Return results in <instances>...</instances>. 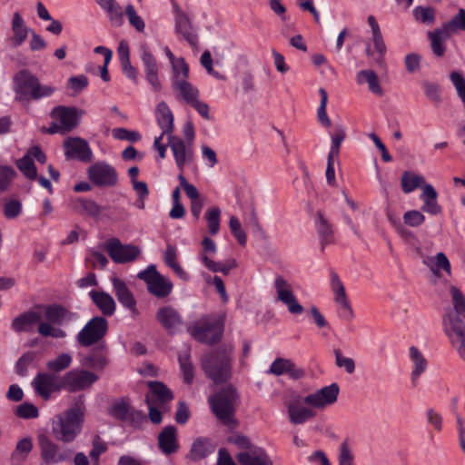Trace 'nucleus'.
<instances>
[{"mask_svg":"<svg viewBox=\"0 0 465 465\" xmlns=\"http://www.w3.org/2000/svg\"><path fill=\"white\" fill-rule=\"evenodd\" d=\"M315 226L323 250L326 245L334 241L332 227L322 212H317L315 215Z\"/></svg>","mask_w":465,"mask_h":465,"instance_id":"4c0bfd02","label":"nucleus"},{"mask_svg":"<svg viewBox=\"0 0 465 465\" xmlns=\"http://www.w3.org/2000/svg\"><path fill=\"white\" fill-rule=\"evenodd\" d=\"M106 14L112 26L120 27L124 23V11L116 0H94Z\"/></svg>","mask_w":465,"mask_h":465,"instance_id":"72a5a7b5","label":"nucleus"},{"mask_svg":"<svg viewBox=\"0 0 465 465\" xmlns=\"http://www.w3.org/2000/svg\"><path fill=\"white\" fill-rule=\"evenodd\" d=\"M97 380L98 376L94 373L77 369L66 372L62 377L63 388L73 392L90 388Z\"/></svg>","mask_w":465,"mask_h":465,"instance_id":"2eb2a0df","label":"nucleus"},{"mask_svg":"<svg viewBox=\"0 0 465 465\" xmlns=\"http://www.w3.org/2000/svg\"><path fill=\"white\" fill-rule=\"evenodd\" d=\"M64 155L68 159H76L89 163L93 160V152L88 143L79 137H69L64 142Z\"/></svg>","mask_w":465,"mask_h":465,"instance_id":"b1692460","label":"nucleus"},{"mask_svg":"<svg viewBox=\"0 0 465 465\" xmlns=\"http://www.w3.org/2000/svg\"><path fill=\"white\" fill-rule=\"evenodd\" d=\"M73 358L69 353H61L54 360L49 361L46 363V367L49 371L54 372H60L67 369L72 363Z\"/></svg>","mask_w":465,"mask_h":465,"instance_id":"3c124183","label":"nucleus"},{"mask_svg":"<svg viewBox=\"0 0 465 465\" xmlns=\"http://www.w3.org/2000/svg\"><path fill=\"white\" fill-rule=\"evenodd\" d=\"M75 314L61 305H49L45 309V320L40 313L29 311L15 317L12 329L15 332L29 331L37 323V332L45 338L64 339L67 333L56 325L74 320Z\"/></svg>","mask_w":465,"mask_h":465,"instance_id":"f257e3e1","label":"nucleus"},{"mask_svg":"<svg viewBox=\"0 0 465 465\" xmlns=\"http://www.w3.org/2000/svg\"><path fill=\"white\" fill-rule=\"evenodd\" d=\"M229 227L237 242L241 245H245L247 242V236L245 232L242 229L241 223L237 217L232 216L230 218Z\"/></svg>","mask_w":465,"mask_h":465,"instance_id":"680f3d73","label":"nucleus"},{"mask_svg":"<svg viewBox=\"0 0 465 465\" xmlns=\"http://www.w3.org/2000/svg\"><path fill=\"white\" fill-rule=\"evenodd\" d=\"M231 357L225 351H216L203 360V369L215 383H223L232 374Z\"/></svg>","mask_w":465,"mask_h":465,"instance_id":"423d86ee","label":"nucleus"},{"mask_svg":"<svg viewBox=\"0 0 465 465\" xmlns=\"http://www.w3.org/2000/svg\"><path fill=\"white\" fill-rule=\"evenodd\" d=\"M112 283L119 302L128 309L133 315H137L136 301L126 284L118 278H113Z\"/></svg>","mask_w":465,"mask_h":465,"instance_id":"2f4dec72","label":"nucleus"},{"mask_svg":"<svg viewBox=\"0 0 465 465\" xmlns=\"http://www.w3.org/2000/svg\"><path fill=\"white\" fill-rule=\"evenodd\" d=\"M442 28L450 35L459 30L465 31V10L460 9L458 14L449 23L442 25Z\"/></svg>","mask_w":465,"mask_h":465,"instance_id":"603ef678","label":"nucleus"},{"mask_svg":"<svg viewBox=\"0 0 465 465\" xmlns=\"http://www.w3.org/2000/svg\"><path fill=\"white\" fill-rule=\"evenodd\" d=\"M285 405L289 421L293 425L304 424L316 416V411L309 405L303 403V398L301 396L286 401Z\"/></svg>","mask_w":465,"mask_h":465,"instance_id":"aec40b11","label":"nucleus"},{"mask_svg":"<svg viewBox=\"0 0 465 465\" xmlns=\"http://www.w3.org/2000/svg\"><path fill=\"white\" fill-rule=\"evenodd\" d=\"M18 169L30 180H35L37 178V173L35 166L34 164L33 159L30 158V155H25L23 158L19 159L16 163Z\"/></svg>","mask_w":465,"mask_h":465,"instance_id":"5fc2aeb1","label":"nucleus"},{"mask_svg":"<svg viewBox=\"0 0 465 465\" xmlns=\"http://www.w3.org/2000/svg\"><path fill=\"white\" fill-rule=\"evenodd\" d=\"M339 392V386L336 383H331L303 397V403L312 407L315 411L316 410L322 411L337 401Z\"/></svg>","mask_w":465,"mask_h":465,"instance_id":"ddd939ff","label":"nucleus"},{"mask_svg":"<svg viewBox=\"0 0 465 465\" xmlns=\"http://www.w3.org/2000/svg\"><path fill=\"white\" fill-rule=\"evenodd\" d=\"M84 111L76 107L57 106L51 112L54 123L46 130L48 134L68 133L75 128Z\"/></svg>","mask_w":465,"mask_h":465,"instance_id":"0eeeda50","label":"nucleus"},{"mask_svg":"<svg viewBox=\"0 0 465 465\" xmlns=\"http://www.w3.org/2000/svg\"><path fill=\"white\" fill-rule=\"evenodd\" d=\"M88 78L84 75L71 76L67 81V87L72 91V95H77L88 86Z\"/></svg>","mask_w":465,"mask_h":465,"instance_id":"4d7b16f0","label":"nucleus"},{"mask_svg":"<svg viewBox=\"0 0 465 465\" xmlns=\"http://www.w3.org/2000/svg\"><path fill=\"white\" fill-rule=\"evenodd\" d=\"M438 193L432 185H424L420 199L423 201L421 210L427 213L437 215L441 213V207L437 202Z\"/></svg>","mask_w":465,"mask_h":465,"instance_id":"58836bf2","label":"nucleus"},{"mask_svg":"<svg viewBox=\"0 0 465 465\" xmlns=\"http://www.w3.org/2000/svg\"><path fill=\"white\" fill-rule=\"evenodd\" d=\"M15 99L20 102L50 97L55 91L52 85L42 84L30 71L24 69L14 76Z\"/></svg>","mask_w":465,"mask_h":465,"instance_id":"7ed1b4c3","label":"nucleus"},{"mask_svg":"<svg viewBox=\"0 0 465 465\" xmlns=\"http://www.w3.org/2000/svg\"><path fill=\"white\" fill-rule=\"evenodd\" d=\"M138 278L147 284L150 293L157 298H165L173 291V285L169 278L160 274L154 265H149L138 273Z\"/></svg>","mask_w":465,"mask_h":465,"instance_id":"1a4fd4ad","label":"nucleus"},{"mask_svg":"<svg viewBox=\"0 0 465 465\" xmlns=\"http://www.w3.org/2000/svg\"><path fill=\"white\" fill-rule=\"evenodd\" d=\"M84 420V407L75 404L57 416L53 433L57 440L69 443L80 434Z\"/></svg>","mask_w":465,"mask_h":465,"instance_id":"f03ea898","label":"nucleus"},{"mask_svg":"<svg viewBox=\"0 0 465 465\" xmlns=\"http://www.w3.org/2000/svg\"><path fill=\"white\" fill-rule=\"evenodd\" d=\"M422 262L426 265L432 274L436 277L451 275V266L449 259L443 252H438L435 256H424Z\"/></svg>","mask_w":465,"mask_h":465,"instance_id":"7c9ffc66","label":"nucleus"},{"mask_svg":"<svg viewBox=\"0 0 465 465\" xmlns=\"http://www.w3.org/2000/svg\"><path fill=\"white\" fill-rule=\"evenodd\" d=\"M108 331V322L102 316L88 321L77 333L76 341L84 347H90L104 339Z\"/></svg>","mask_w":465,"mask_h":465,"instance_id":"9d476101","label":"nucleus"},{"mask_svg":"<svg viewBox=\"0 0 465 465\" xmlns=\"http://www.w3.org/2000/svg\"><path fill=\"white\" fill-rule=\"evenodd\" d=\"M422 87L426 97L432 103L439 104L441 102L440 88L437 83L423 81Z\"/></svg>","mask_w":465,"mask_h":465,"instance_id":"13d9d810","label":"nucleus"},{"mask_svg":"<svg viewBox=\"0 0 465 465\" xmlns=\"http://www.w3.org/2000/svg\"><path fill=\"white\" fill-rule=\"evenodd\" d=\"M408 354L411 363V381L412 385L416 386L420 377L428 369V361L422 351L415 346L409 348Z\"/></svg>","mask_w":465,"mask_h":465,"instance_id":"c85d7f7f","label":"nucleus"},{"mask_svg":"<svg viewBox=\"0 0 465 465\" xmlns=\"http://www.w3.org/2000/svg\"><path fill=\"white\" fill-rule=\"evenodd\" d=\"M33 449V441L30 437H25L20 440L15 446V449L11 454V460L14 464H21L25 460L28 454Z\"/></svg>","mask_w":465,"mask_h":465,"instance_id":"a18cd8bd","label":"nucleus"},{"mask_svg":"<svg viewBox=\"0 0 465 465\" xmlns=\"http://www.w3.org/2000/svg\"><path fill=\"white\" fill-rule=\"evenodd\" d=\"M189 67L182 68L181 71L172 74L171 84L178 100H183L187 104L199 98V90L188 81Z\"/></svg>","mask_w":465,"mask_h":465,"instance_id":"9b49d317","label":"nucleus"},{"mask_svg":"<svg viewBox=\"0 0 465 465\" xmlns=\"http://www.w3.org/2000/svg\"><path fill=\"white\" fill-rule=\"evenodd\" d=\"M140 50L145 79L151 85L152 90L158 93L162 90L163 85L159 77V66L157 60L147 45H141Z\"/></svg>","mask_w":465,"mask_h":465,"instance_id":"4468645a","label":"nucleus"},{"mask_svg":"<svg viewBox=\"0 0 465 465\" xmlns=\"http://www.w3.org/2000/svg\"><path fill=\"white\" fill-rule=\"evenodd\" d=\"M111 259L116 263H126L134 261L141 253L139 247L133 244H123L118 239H111L105 244Z\"/></svg>","mask_w":465,"mask_h":465,"instance_id":"dca6fc26","label":"nucleus"},{"mask_svg":"<svg viewBox=\"0 0 465 465\" xmlns=\"http://www.w3.org/2000/svg\"><path fill=\"white\" fill-rule=\"evenodd\" d=\"M150 391L145 396L149 419L153 423L162 421V413L168 411L167 404L173 399V392L160 381L148 382Z\"/></svg>","mask_w":465,"mask_h":465,"instance_id":"20e7f679","label":"nucleus"},{"mask_svg":"<svg viewBox=\"0 0 465 465\" xmlns=\"http://www.w3.org/2000/svg\"><path fill=\"white\" fill-rule=\"evenodd\" d=\"M367 22L371 29V40L374 45V49L379 54L378 63L381 64L383 57L386 54V45L382 38L380 25L373 15H369L367 18Z\"/></svg>","mask_w":465,"mask_h":465,"instance_id":"ea45409f","label":"nucleus"},{"mask_svg":"<svg viewBox=\"0 0 465 465\" xmlns=\"http://www.w3.org/2000/svg\"><path fill=\"white\" fill-rule=\"evenodd\" d=\"M273 285L277 301L284 304L291 314L299 315L304 312V308L295 296L291 283L282 276H277Z\"/></svg>","mask_w":465,"mask_h":465,"instance_id":"f8f14e48","label":"nucleus"},{"mask_svg":"<svg viewBox=\"0 0 465 465\" xmlns=\"http://www.w3.org/2000/svg\"><path fill=\"white\" fill-rule=\"evenodd\" d=\"M443 331L449 338L451 346L465 361V324L449 321L446 327H443Z\"/></svg>","mask_w":465,"mask_h":465,"instance_id":"bb28decb","label":"nucleus"},{"mask_svg":"<svg viewBox=\"0 0 465 465\" xmlns=\"http://www.w3.org/2000/svg\"><path fill=\"white\" fill-rule=\"evenodd\" d=\"M335 363L339 368H343L345 371L351 374L355 371V363L351 358L345 357L341 354L340 350L334 351Z\"/></svg>","mask_w":465,"mask_h":465,"instance_id":"69168bd1","label":"nucleus"},{"mask_svg":"<svg viewBox=\"0 0 465 465\" xmlns=\"http://www.w3.org/2000/svg\"><path fill=\"white\" fill-rule=\"evenodd\" d=\"M450 80L456 88V91L465 104V78L459 72H452L450 74Z\"/></svg>","mask_w":465,"mask_h":465,"instance_id":"774afa93","label":"nucleus"},{"mask_svg":"<svg viewBox=\"0 0 465 465\" xmlns=\"http://www.w3.org/2000/svg\"><path fill=\"white\" fill-rule=\"evenodd\" d=\"M179 363L183 374L184 381L188 384L191 383L193 380V367L190 361L187 351L179 355Z\"/></svg>","mask_w":465,"mask_h":465,"instance_id":"bf43d9fd","label":"nucleus"},{"mask_svg":"<svg viewBox=\"0 0 465 465\" xmlns=\"http://www.w3.org/2000/svg\"><path fill=\"white\" fill-rule=\"evenodd\" d=\"M155 116L157 124L162 129V134L160 135H167V138L173 136L174 130L173 115L164 102H161L157 104Z\"/></svg>","mask_w":465,"mask_h":465,"instance_id":"f704fd0d","label":"nucleus"},{"mask_svg":"<svg viewBox=\"0 0 465 465\" xmlns=\"http://www.w3.org/2000/svg\"><path fill=\"white\" fill-rule=\"evenodd\" d=\"M72 207L74 211L80 214H85L91 217H98L103 208L93 200L75 199Z\"/></svg>","mask_w":465,"mask_h":465,"instance_id":"79ce46f5","label":"nucleus"},{"mask_svg":"<svg viewBox=\"0 0 465 465\" xmlns=\"http://www.w3.org/2000/svg\"><path fill=\"white\" fill-rule=\"evenodd\" d=\"M220 217H221V210L218 207H212V208L208 209L205 213L208 230L212 235H215L219 232Z\"/></svg>","mask_w":465,"mask_h":465,"instance_id":"864d4df0","label":"nucleus"},{"mask_svg":"<svg viewBox=\"0 0 465 465\" xmlns=\"http://www.w3.org/2000/svg\"><path fill=\"white\" fill-rule=\"evenodd\" d=\"M88 177L97 186L110 187L116 184L118 176L112 165L98 162L88 168Z\"/></svg>","mask_w":465,"mask_h":465,"instance_id":"a211bd4d","label":"nucleus"},{"mask_svg":"<svg viewBox=\"0 0 465 465\" xmlns=\"http://www.w3.org/2000/svg\"><path fill=\"white\" fill-rule=\"evenodd\" d=\"M213 446L204 439H197L193 441L191 449V456L194 460H201L213 451Z\"/></svg>","mask_w":465,"mask_h":465,"instance_id":"8fccbe9b","label":"nucleus"},{"mask_svg":"<svg viewBox=\"0 0 465 465\" xmlns=\"http://www.w3.org/2000/svg\"><path fill=\"white\" fill-rule=\"evenodd\" d=\"M415 19L423 24H432L434 22V9L427 6H416L413 9Z\"/></svg>","mask_w":465,"mask_h":465,"instance_id":"052dcab7","label":"nucleus"},{"mask_svg":"<svg viewBox=\"0 0 465 465\" xmlns=\"http://www.w3.org/2000/svg\"><path fill=\"white\" fill-rule=\"evenodd\" d=\"M236 460L241 465H272L266 452L257 447L250 450H241L236 455Z\"/></svg>","mask_w":465,"mask_h":465,"instance_id":"473e14b6","label":"nucleus"},{"mask_svg":"<svg viewBox=\"0 0 465 465\" xmlns=\"http://www.w3.org/2000/svg\"><path fill=\"white\" fill-rule=\"evenodd\" d=\"M404 223L411 227H418L425 221V216L416 210H411L403 214Z\"/></svg>","mask_w":465,"mask_h":465,"instance_id":"0e129e2a","label":"nucleus"},{"mask_svg":"<svg viewBox=\"0 0 465 465\" xmlns=\"http://www.w3.org/2000/svg\"><path fill=\"white\" fill-rule=\"evenodd\" d=\"M41 456L46 463L55 464L65 461L72 455V450L59 447L45 436L39 438Z\"/></svg>","mask_w":465,"mask_h":465,"instance_id":"5701e85b","label":"nucleus"},{"mask_svg":"<svg viewBox=\"0 0 465 465\" xmlns=\"http://www.w3.org/2000/svg\"><path fill=\"white\" fill-rule=\"evenodd\" d=\"M11 30L13 35L6 39V42L12 48L20 46L26 40L29 32H31L18 12L13 15Z\"/></svg>","mask_w":465,"mask_h":465,"instance_id":"c756f323","label":"nucleus"},{"mask_svg":"<svg viewBox=\"0 0 465 465\" xmlns=\"http://www.w3.org/2000/svg\"><path fill=\"white\" fill-rule=\"evenodd\" d=\"M237 394L232 388H226L210 398L212 410L217 419L226 426H234Z\"/></svg>","mask_w":465,"mask_h":465,"instance_id":"39448f33","label":"nucleus"},{"mask_svg":"<svg viewBox=\"0 0 465 465\" xmlns=\"http://www.w3.org/2000/svg\"><path fill=\"white\" fill-rule=\"evenodd\" d=\"M125 15L130 25L139 33H143L145 29V24L143 18L137 14L134 5H127L125 6Z\"/></svg>","mask_w":465,"mask_h":465,"instance_id":"6e6d98bb","label":"nucleus"},{"mask_svg":"<svg viewBox=\"0 0 465 465\" xmlns=\"http://www.w3.org/2000/svg\"><path fill=\"white\" fill-rule=\"evenodd\" d=\"M427 422L434 428L438 432L442 430L443 419L442 416L434 409H429L426 411Z\"/></svg>","mask_w":465,"mask_h":465,"instance_id":"338daca9","label":"nucleus"},{"mask_svg":"<svg viewBox=\"0 0 465 465\" xmlns=\"http://www.w3.org/2000/svg\"><path fill=\"white\" fill-rule=\"evenodd\" d=\"M157 322L168 333H177L183 325V319L180 312L171 305L160 307L155 314Z\"/></svg>","mask_w":465,"mask_h":465,"instance_id":"4be33fe9","label":"nucleus"},{"mask_svg":"<svg viewBox=\"0 0 465 465\" xmlns=\"http://www.w3.org/2000/svg\"><path fill=\"white\" fill-rule=\"evenodd\" d=\"M359 84H368L369 90L375 94L381 95L382 89L380 85L377 74L372 70H361L356 75Z\"/></svg>","mask_w":465,"mask_h":465,"instance_id":"c03bdc74","label":"nucleus"},{"mask_svg":"<svg viewBox=\"0 0 465 465\" xmlns=\"http://www.w3.org/2000/svg\"><path fill=\"white\" fill-rule=\"evenodd\" d=\"M401 189L404 193H410L417 188L423 190L424 185H429L423 176L411 173L404 172L401 179Z\"/></svg>","mask_w":465,"mask_h":465,"instance_id":"37998d69","label":"nucleus"},{"mask_svg":"<svg viewBox=\"0 0 465 465\" xmlns=\"http://www.w3.org/2000/svg\"><path fill=\"white\" fill-rule=\"evenodd\" d=\"M177 249L175 246L168 244L163 252V262L171 268L179 278L183 281L189 279V274L183 269L177 260Z\"/></svg>","mask_w":465,"mask_h":465,"instance_id":"a19ab883","label":"nucleus"},{"mask_svg":"<svg viewBox=\"0 0 465 465\" xmlns=\"http://www.w3.org/2000/svg\"><path fill=\"white\" fill-rule=\"evenodd\" d=\"M202 262L204 266L213 272H222L227 275L231 270L237 267V262L234 259L226 261L225 262H218L212 260L210 257L205 255L202 258Z\"/></svg>","mask_w":465,"mask_h":465,"instance_id":"de8ad7c7","label":"nucleus"},{"mask_svg":"<svg viewBox=\"0 0 465 465\" xmlns=\"http://www.w3.org/2000/svg\"><path fill=\"white\" fill-rule=\"evenodd\" d=\"M290 361L291 360L289 359L277 358L272 362L267 372L275 376L287 374V369L290 366Z\"/></svg>","mask_w":465,"mask_h":465,"instance_id":"e2e57ef3","label":"nucleus"},{"mask_svg":"<svg viewBox=\"0 0 465 465\" xmlns=\"http://www.w3.org/2000/svg\"><path fill=\"white\" fill-rule=\"evenodd\" d=\"M452 308L446 313L443 318V327H446L447 322H458L460 324H465V297L462 292L455 286H451L450 290Z\"/></svg>","mask_w":465,"mask_h":465,"instance_id":"a878e982","label":"nucleus"},{"mask_svg":"<svg viewBox=\"0 0 465 465\" xmlns=\"http://www.w3.org/2000/svg\"><path fill=\"white\" fill-rule=\"evenodd\" d=\"M428 36L430 40L432 52L437 56H442L445 53L444 41L450 35L441 27L433 32H429Z\"/></svg>","mask_w":465,"mask_h":465,"instance_id":"49530a36","label":"nucleus"},{"mask_svg":"<svg viewBox=\"0 0 465 465\" xmlns=\"http://www.w3.org/2000/svg\"><path fill=\"white\" fill-rule=\"evenodd\" d=\"M158 444L165 454H171L178 450L176 429L173 426L165 427L158 436Z\"/></svg>","mask_w":465,"mask_h":465,"instance_id":"c9c22d12","label":"nucleus"},{"mask_svg":"<svg viewBox=\"0 0 465 465\" xmlns=\"http://www.w3.org/2000/svg\"><path fill=\"white\" fill-rule=\"evenodd\" d=\"M331 145L328 156L338 157L340 146L346 137V130L342 124H336L334 130L330 133Z\"/></svg>","mask_w":465,"mask_h":465,"instance_id":"09e8293b","label":"nucleus"},{"mask_svg":"<svg viewBox=\"0 0 465 465\" xmlns=\"http://www.w3.org/2000/svg\"><path fill=\"white\" fill-rule=\"evenodd\" d=\"M330 284L333 293V300L339 308L341 317L345 320L352 319L353 311L349 302L345 287L334 271L330 272Z\"/></svg>","mask_w":465,"mask_h":465,"instance_id":"f3484780","label":"nucleus"},{"mask_svg":"<svg viewBox=\"0 0 465 465\" xmlns=\"http://www.w3.org/2000/svg\"><path fill=\"white\" fill-rule=\"evenodd\" d=\"M174 22L175 33L181 35L190 45L195 47L198 44V35L187 15L178 6H174Z\"/></svg>","mask_w":465,"mask_h":465,"instance_id":"393cba45","label":"nucleus"},{"mask_svg":"<svg viewBox=\"0 0 465 465\" xmlns=\"http://www.w3.org/2000/svg\"><path fill=\"white\" fill-rule=\"evenodd\" d=\"M223 331V319L222 317H205L188 327L190 334L197 341L204 343L217 341Z\"/></svg>","mask_w":465,"mask_h":465,"instance_id":"6e6552de","label":"nucleus"},{"mask_svg":"<svg viewBox=\"0 0 465 465\" xmlns=\"http://www.w3.org/2000/svg\"><path fill=\"white\" fill-rule=\"evenodd\" d=\"M168 139V145L173 154L175 164L180 171L183 173L184 167L189 165L193 161V145L186 143L181 137L173 135Z\"/></svg>","mask_w":465,"mask_h":465,"instance_id":"6ab92c4d","label":"nucleus"},{"mask_svg":"<svg viewBox=\"0 0 465 465\" xmlns=\"http://www.w3.org/2000/svg\"><path fill=\"white\" fill-rule=\"evenodd\" d=\"M110 413L119 420L130 422H141L145 420V416L142 411L134 410L124 400L116 401L112 406Z\"/></svg>","mask_w":465,"mask_h":465,"instance_id":"cd10ccee","label":"nucleus"},{"mask_svg":"<svg viewBox=\"0 0 465 465\" xmlns=\"http://www.w3.org/2000/svg\"><path fill=\"white\" fill-rule=\"evenodd\" d=\"M32 386L39 396L47 401L53 392L63 389V381L54 374L39 372L32 381Z\"/></svg>","mask_w":465,"mask_h":465,"instance_id":"412c9836","label":"nucleus"},{"mask_svg":"<svg viewBox=\"0 0 465 465\" xmlns=\"http://www.w3.org/2000/svg\"><path fill=\"white\" fill-rule=\"evenodd\" d=\"M89 295L104 316H112L114 313L116 304L110 294L104 292L91 291Z\"/></svg>","mask_w":465,"mask_h":465,"instance_id":"e433bc0d","label":"nucleus"}]
</instances>
